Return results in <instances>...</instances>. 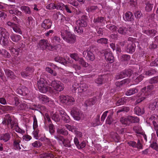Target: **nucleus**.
<instances>
[{
    "label": "nucleus",
    "mask_w": 158,
    "mask_h": 158,
    "mask_svg": "<svg viewBox=\"0 0 158 158\" xmlns=\"http://www.w3.org/2000/svg\"><path fill=\"white\" fill-rule=\"evenodd\" d=\"M76 24L75 31L79 34H82L83 32L82 27H86L87 25L86 21L84 19L78 20L76 22Z\"/></svg>",
    "instance_id": "obj_1"
},
{
    "label": "nucleus",
    "mask_w": 158,
    "mask_h": 158,
    "mask_svg": "<svg viewBox=\"0 0 158 158\" xmlns=\"http://www.w3.org/2000/svg\"><path fill=\"white\" fill-rule=\"evenodd\" d=\"M15 122L13 120L12 116L9 114L6 115L4 118L2 123L10 126L11 129L13 128Z\"/></svg>",
    "instance_id": "obj_2"
},
{
    "label": "nucleus",
    "mask_w": 158,
    "mask_h": 158,
    "mask_svg": "<svg viewBox=\"0 0 158 158\" xmlns=\"http://www.w3.org/2000/svg\"><path fill=\"white\" fill-rule=\"evenodd\" d=\"M51 86L54 89L57 91L60 92L64 88V85L60 81L55 80L52 81L51 84Z\"/></svg>",
    "instance_id": "obj_3"
},
{
    "label": "nucleus",
    "mask_w": 158,
    "mask_h": 158,
    "mask_svg": "<svg viewBox=\"0 0 158 158\" xmlns=\"http://www.w3.org/2000/svg\"><path fill=\"white\" fill-rule=\"evenodd\" d=\"M46 81L43 78H40L38 81L37 85L40 91L42 93H45L47 91L48 88L45 85Z\"/></svg>",
    "instance_id": "obj_4"
},
{
    "label": "nucleus",
    "mask_w": 158,
    "mask_h": 158,
    "mask_svg": "<svg viewBox=\"0 0 158 158\" xmlns=\"http://www.w3.org/2000/svg\"><path fill=\"white\" fill-rule=\"evenodd\" d=\"M105 19L104 17H98L94 19V25L95 27L103 26L105 24Z\"/></svg>",
    "instance_id": "obj_5"
},
{
    "label": "nucleus",
    "mask_w": 158,
    "mask_h": 158,
    "mask_svg": "<svg viewBox=\"0 0 158 158\" xmlns=\"http://www.w3.org/2000/svg\"><path fill=\"white\" fill-rule=\"evenodd\" d=\"M83 56L87 60L93 61L95 59L94 54L89 50H87L83 52Z\"/></svg>",
    "instance_id": "obj_6"
},
{
    "label": "nucleus",
    "mask_w": 158,
    "mask_h": 158,
    "mask_svg": "<svg viewBox=\"0 0 158 158\" xmlns=\"http://www.w3.org/2000/svg\"><path fill=\"white\" fill-rule=\"evenodd\" d=\"M71 114L74 118L77 120H79L82 116V114L78 109L73 108L71 111Z\"/></svg>",
    "instance_id": "obj_7"
},
{
    "label": "nucleus",
    "mask_w": 158,
    "mask_h": 158,
    "mask_svg": "<svg viewBox=\"0 0 158 158\" xmlns=\"http://www.w3.org/2000/svg\"><path fill=\"white\" fill-rule=\"evenodd\" d=\"M51 39L52 42L54 47H60L62 46L63 44L60 41L61 40L60 37L56 35L53 36L52 37Z\"/></svg>",
    "instance_id": "obj_8"
},
{
    "label": "nucleus",
    "mask_w": 158,
    "mask_h": 158,
    "mask_svg": "<svg viewBox=\"0 0 158 158\" xmlns=\"http://www.w3.org/2000/svg\"><path fill=\"white\" fill-rule=\"evenodd\" d=\"M14 147L17 150H20L21 148L20 146V143L21 142L20 138L16 134L15 135L13 138Z\"/></svg>",
    "instance_id": "obj_9"
},
{
    "label": "nucleus",
    "mask_w": 158,
    "mask_h": 158,
    "mask_svg": "<svg viewBox=\"0 0 158 158\" xmlns=\"http://www.w3.org/2000/svg\"><path fill=\"white\" fill-rule=\"evenodd\" d=\"M10 43L12 44H13V43L11 42H9L8 38L4 37L0 38V44L3 48H6L9 47Z\"/></svg>",
    "instance_id": "obj_10"
},
{
    "label": "nucleus",
    "mask_w": 158,
    "mask_h": 158,
    "mask_svg": "<svg viewBox=\"0 0 158 158\" xmlns=\"http://www.w3.org/2000/svg\"><path fill=\"white\" fill-rule=\"evenodd\" d=\"M52 22L49 19H45L41 24V27L45 30L50 28L52 25Z\"/></svg>",
    "instance_id": "obj_11"
},
{
    "label": "nucleus",
    "mask_w": 158,
    "mask_h": 158,
    "mask_svg": "<svg viewBox=\"0 0 158 158\" xmlns=\"http://www.w3.org/2000/svg\"><path fill=\"white\" fill-rule=\"evenodd\" d=\"M76 40V38L75 35L69 32L67 33L65 39L64 40L68 43L72 44L75 42Z\"/></svg>",
    "instance_id": "obj_12"
},
{
    "label": "nucleus",
    "mask_w": 158,
    "mask_h": 158,
    "mask_svg": "<svg viewBox=\"0 0 158 158\" xmlns=\"http://www.w3.org/2000/svg\"><path fill=\"white\" fill-rule=\"evenodd\" d=\"M34 71V69L31 67H27L25 70L21 73V75L23 77H25L30 75Z\"/></svg>",
    "instance_id": "obj_13"
},
{
    "label": "nucleus",
    "mask_w": 158,
    "mask_h": 158,
    "mask_svg": "<svg viewBox=\"0 0 158 158\" xmlns=\"http://www.w3.org/2000/svg\"><path fill=\"white\" fill-rule=\"evenodd\" d=\"M153 86L152 85H150L147 86V88L146 87H144L142 90L143 96L144 95L145 96H147L150 94V90L153 88Z\"/></svg>",
    "instance_id": "obj_14"
},
{
    "label": "nucleus",
    "mask_w": 158,
    "mask_h": 158,
    "mask_svg": "<svg viewBox=\"0 0 158 158\" xmlns=\"http://www.w3.org/2000/svg\"><path fill=\"white\" fill-rule=\"evenodd\" d=\"M49 45V44L48 43V41L47 40H41L38 44V45L40 48L43 50L46 49Z\"/></svg>",
    "instance_id": "obj_15"
},
{
    "label": "nucleus",
    "mask_w": 158,
    "mask_h": 158,
    "mask_svg": "<svg viewBox=\"0 0 158 158\" xmlns=\"http://www.w3.org/2000/svg\"><path fill=\"white\" fill-rule=\"evenodd\" d=\"M123 18L125 21H132L134 20V16L131 12L126 13L123 15Z\"/></svg>",
    "instance_id": "obj_16"
},
{
    "label": "nucleus",
    "mask_w": 158,
    "mask_h": 158,
    "mask_svg": "<svg viewBox=\"0 0 158 158\" xmlns=\"http://www.w3.org/2000/svg\"><path fill=\"white\" fill-rule=\"evenodd\" d=\"M17 92L18 94L23 96L26 95L28 93V89L25 86H23L18 89Z\"/></svg>",
    "instance_id": "obj_17"
},
{
    "label": "nucleus",
    "mask_w": 158,
    "mask_h": 158,
    "mask_svg": "<svg viewBox=\"0 0 158 158\" xmlns=\"http://www.w3.org/2000/svg\"><path fill=\"white\" fill-rule=\"evenodd\" d=\"M105 60L111 63L114 62V57L110 52H106L105 54Z\"/></svg>",
    "instance_id": "obj_18"
},
{
    "label": "nucleus",
    "mask_w": 158,
    "mask_h": 158,
    "mask_svg": "<svg viewBox=\"0 0 158 158\" xmlns=\"http://www.w3.org/2000/svg\"><path fill=\"white\" fill-rule=\"evenodd\" d=\"M38 98L40 101L43 103H46L49 102L50 99L46 95L40 94L39 95Z\"/></svg>",
    "instance_id": "obj_19"
},
{
    "label": "nucleus",
    "mask_w": 158,
    "mask_h": 158,
    "mask_svg": "<svg viewBox=\"0 0 158 158\" xmlns=\"http://www.w3.org/2000/svg\"><path fill=\"white\" fill-rule=\"evenodd\" d=\"M134 113L137 115L140 116L144 113L145 111L143 108H140L139 106H136L134 109Z\"/></svg>",
    "instance_id": "obj_20"
},
{
    "label": "nucleus",
    "mask_w": 158,
    "mask_h": 158,
    "mask_svg": "<svg viewBox=\"0 0 158 158\" xmlns=\"http://www.w3.org/2000/svg\"><path fill=\"white\" fill-rule=\"evenodd\" d=\"M0 34L1 36V37L8 38L9 36V33L4 28L0 27Z\"/></svg>",
    "instance_id": "obj_21"
},
{
    "label": "nucleus",
    "mask_w": 158,
    "mask_h": 158,
    "mask_svg": "<svg viewBox=\"0 0 158 158\" xmlns=\"http://www.w3.org/2000/svg\"><path fill=\"white\" fill-rule=\"evenodd\" d=\"M10 138V134L9 133H6L2 134L0 138V139L3 140L4 142H6L9 140Z\"/></svg>",
    "instance_id": "obj_22"
},
{
    "label": "nucleus",
    "mask_w": 158,
    "mask_h": 158,
    "mask_svg": "<svg viewBox=\"0 0 158 158\" xmlns=\"http://www.w3.org/2000/svg\"><path fill=\"white\" fill-rule=\"evenodd\" d=\"M5 74L8 77H9L12 79H14L16 77L14 73L10 70L8 69L5 70Z\"/></svg>",
    "instance_id": "obj_23"
},
{
    "label": "nucleus",
    "mask_w": 158,
    "mask_h": 158,
    "mask_svg": "<svg viewBox=\"0 0 158 158\" xmlns=\"http://www.w3.org/2000/svg\"><path fill=\"white\" fill-rule=\"evenodd\" d=\"M117 31L120 34L123 35H125L127 33L128 28L124 26L118 27V28Z\"/></svg>",
    "instance_id": "obj_24"
},
{
    "label": "nucleus",
    "mask_w": 158,
    "mask_h": 158,
    "mask_svg": "<svg viewBox=\"0 0 158 158\" xmlns=\"http://www.w3.org/2000/svg\"><path fill=\"white\" fill-rule=\"evenodd\" d=\"M135 44L132 43L131 44H129L128 45L127 48L126 49V51L128 53H132L135 50Z\"/></svg>",
    "instance_id": "obj_25"
},
{
    "label": "nucleus",
    "mask_w": 158,
    "mask_h": 158,
    "mask_svg": "<svg viewBox=\"0 0 158 158\" xmlns=\"http://www.w3.org/2000/svg\"><path fill=\"white\" fill-rule=\"evenodd\" d=\"M88 86L87 84L85 83L81 84L78 89V93H81L85 92L87 89Z\"/></svg>",
    "instance_id": "obj_26"
},
{
    "label": "nucleus",
    "mask_w": 158,
    "mask_h": 158,
    "mask_svg": "<svg viewBox=\"0 0 158 158\" xmlns=\"http://www.w3.org/2000/svg\"><path fill=\"white\" fill-rule=\"evenodd\" d=\"M26 24L27 26L31 28H32L34 27L35 21L33 20L32 17H28Z\"/></svg>",
    "instance_id": "obj_27"
},
{
    "label": "nucleus",
    "mask_w": 158,
    "mask_h": 158,
    "mask_svg": "<svg viewBox=\"0 0 158 158\" xmlns=\"http://www.w3.org/2000/svg\"><path fill=\"white\" fill-rule=\"evenodd\" d=\"M145 10L147 11H151L153 6V2L152 1L148 2L146 4Z\"/></svg>",
    "instance_id": "obj_28"
},
{
    "label": "nucleus",
    "mask_w": 158,
    "mask_h": 158,
    "mask_svg": "<svg viewBox=\"0 0 158 158\" xmlns=\"http://www.w3.org/2000/svg\"><path fill=\"white\" fill-rule=\"evenodd\" d=\"M144 33L151 36H154L157 33V31L154 30H143V31Z\"/></svg>",
    "instance_id": "obj_29"
},
{
    "label": "nucleus",
    "mask_w": 158,
    "mask_h": 158,
    "mask_svg": "<svg viewBox=\"0 0 158 158\" xmlns=\"http://www.w3.org/2000/svg\"><path fill=\"white\" fill-rule=\"evenodd\" d=\"M75 100L73 97L67 96L66 104L67 105H72L75 103Z\"/></svg>",
    "instance_id": "obj_30"
},
{
    "label": "nucleus",
    "mask_w": 158,
    "mask_h": 158,
    "mask_svg": "<svg viewBox=\"0 0 158 158\" xmlns=\"http://www.w3.org/2000/svg\"><path fill=\"white\" fill-rule=\"evenodd\" d=\"M120 122L122 124L125 126L130 125L128 116L127 117H121L120 119Z\"/></svg>",
    "instance_id": "obj_31"
},
{
    "label": "nucleus",
    "mask_w": 158,
    "mask_h": 158,
    "mask_svg": "<svg viewBox=\"0 0 158 158\" xmlns=\"http://www.w3.org/2000/svg\"><path fill=\"white\" fill-rule=\"evenodd\" d=\"M138 91L137 87L133 88L126 92V94L127 96L131 95L138 92Z\"/></svg>",
    "instance_id": "obj_32"
},
{
    "label": "nucleus",
    "mask_w": 158,
    "mask_h": 158,
    "mask_svg": "<svg viewBox=\"0 0 158 158\" xmlns=\"http://www.w3.org/2000/svg\"><path fill=\"white\" fill-rule=\"evenodd\" d=\"M0 54H1L2 56L5 58H9L11 56L10 54L5 49L1 50Z\"/></svg>",
    "instance_id": "obj_33"
},
{
    "label": "nucleus",
    "mask_w": 158,
    "mask_h": 158,
    "mask_svg": "<svg viewBox=\"0 0 158 158\" xmlns=\"http://www.w3.org/2000/svg\"><path fill=\"white\" fill-rule=\"evenodd\" d=\"M130 125L132 123H137L139 122V119L137 117L129 116Z\"/></svg>",
    "instance_id": "obj_34"
},
{
    "label": "nucleus",
    "mask_w": 158,
    "mask_h": 158,
    "mask_svg": "<svg viewBox=\"0 0 158 158\" xmlns=\"http://www.w3.org/2000/svg\"><path fill=\"white\" fill-rule=\"evenodd\" d=\"M20 8L21 10L22 11H24L26 14H31V13L30 8L27 6H21Z\"/></svg>",
    "instance_id": "obj_35"
},
{
    "label": "nucleus",
    "mask_w": 158,
    "mask_h": 158,
    "mask_svg": "<svg viewBox=\"0 0 158 158\" xmlns=\"http://www.w3.org/2000/svg\"><path fill=\"white\" fill-rule=\"evenodd\" d=\"M127 100V97L122 98L118 100L116 103L117 106H119L121 105H123L126 103Z\"/></svg>",
    "instance_id": "obj_36"
},
{
    "label": "nucleus",
    "mask_w": 158,
    "mask_h": 158,
    "mask_svg": "<svg viewBox=\"0 0 158 158\" xmlns=\"http://www.w3.org/2000/svg\"><path fill=\"white\" fill-rule=\"evenodd\" d=\"M51 117L53 120H54L56 122H58L60 120V118L59 114L56 113H51Z\"/></svg>",
    "instance_id": "obj_37"
},
{
    "label": "nucleus",
    "mask_w": 158,
    "mask_h": 158,
    "mask_svg": "<svg viewBox=\"0 0 158 158\" xmlns=\"http://www.w3.org/2000/svg\"><path fill=\"white\" fill-rule=\"evenodd\" d=\"M113 113H110L108 116L106 121V124L109 125L111 124L114 120L113 118Z\"/></svg>",
    "instance_id": "obj_38"
},
{
    "label": "nucleus",
    "mask_w": 158,
    "mask_h": 158,
    "mask_svg": "<svg viewBox=\"0 0 158 158\" xmlns=\"http://www.w3.org/2000/svg\"><path fill=\"white\" fill-rule=\"evenodd\" d=\"M130 110L129 107L126 106H123L120 108L119 110L117 111V114H119L120 112H127Z\"/></svg>",
    "instance_id": "obj_39"
},
{
    "label": "nucleus",
    "mask_w": 158,
    "mask_h": 158,
    "mask_svg": "<svg viewBox=\"0 0 158 158\" xmlns=\"http://www.w3.org/2000/svg\"><path fill=\"white\" fill-rule=\"evenodd\" d=\"M1 109L3 111H9L13 110H14V107L8 106H1Z\"/></svg>",
    "instance_id": "obj_40"
},
{
    "label": "nucleus",
    "mask_w": 158,
    "mask_h": 158,
    "mask_svg": "<svg viewBox=\"0 0 158 158\" xmlns=\"http://www.w3.org/2000/svg\"><path fill=\"white\" fill-rule=\"evenodd\" d=\"M10 38L14 42H18L21 39V36L19 35L13 34L10 36Z\"/></svg>",
    "instance_id": "obj_41"
},
{
    "label": "nucleus",
    "mask_w": 158,
    "mask_h": 158,
    "mask_svg": "<svg viewBox=\"0 0 158 158\" xmlns=\"http://www.w3.org/2000/svg\"><path fill=\"white\" fill-rule=\"evenodd\" d=\"M57 132L59 135H67L68 134V131L64 128L61 129H58Z\"/></svg>",
    "instance_id": "obj_42"
},
{
    "label": "nucleus",
    "mask_w": 158,
    "mask_h": 158,
    "mask_svg": "<svg viewBox=\"0 0 158 158\" xmlns=\"http://www.w3.org/2000/svg\"><path fill=\"white\" fill-rule=\"evenodd\" d=\"M133 130L136 133L138 134H142L143 132L141 127L139 126L134 127H133Z\"/></svg>",
    "instance_id": "obj_43"
},
{
    "label": "nucleus",
    "mask_w": 158,
    "mask_h": 158,
    "mask_svg": "<svg viewBox=\"0 0 158 158\" xmlns=\"http://www.w3.org/2000/svg\"><path fill=\"white\" fill-rule=\"evenodd\" d=\"M110 137L115 142H118L119 139L118 135L115 132H112L110 134Z\"/></svg>",
    "instance_id": "obj_44"
},
{
    "label": "nucleus",
    "mask_w": 158,
    "mask_h": 158,
    "mask_svg": "<svg viewBox=\"0 0 158 158\" xmlns=\"http://www.w3.org/2000/svg\"><path fill=\"white\" fill-rule=\"evenodd\" d=\"M55 61L59 62L64 65L66 63V60L64 59L60 56H58L56 57L55 58Z\"/></svg>",
    "instance_id": "obj_45"
},
{
    "label": "nucleus",
    "mask_w": 158,
    "mask_h": 158,
    "mask_svg": "<svg viewBox=\"0 0 158 158\" xmlns=\"http://www.w3.org/2000/svg\"><path fill=\"white\" fill-rule=\"evenodd\" d=\"M95 101L93 98H90L87 100L85 102L86 106H91L94 104Z\"/></svg>",
    "instance_id": "obj_46"
},
{
    "label": "nucleus",
    "mask_w": 158,
    "mask_h": 158,
    "mask_svg": "<svg viewBox=\"0 0 158 158\" xmlns=\"http://www.w3.org/2000/svg\"><path fill=\"white\" fill-rule=\"evenodd\" d=\"M65 6V5L62 3H57L55 4V7H56V9L57 10H63L64 9Z\"/></svg>",
    "instance_id": "obj_47"
},
{
    "label": "nucleus",
    "mask_w": 158,
    "mask_h": 158,
    "mask_svg": "<svg viewBox=\"0 0 158 158\" xmlns=\"http://www.w3.org/2000/svg\"><path fill=\"white\" fill-rule=\"evenodd\" d=\"M130 55L127 54L123 55L121 56V60L122 61H127L130 59Z\"/></svg>",
    "instance_id": "obj_48"
},
{
    "label": "nucleus",
    "mask_w": 158,
    "mask_h": 158,
    "mask_svg": "<svg viewBox=\"0 0 158 158\" xmlns=\"http://www.w3.org/2000/svg\"><path fill=\"white\" fill-rule=\"evenodd\" d=\"M54 137L57 140L58 142L60 144L62 145V144L63 143V142L64 141V139L62 136L60 135H55Z\"/></svg>",
    "instance_id": "obj_49"
},
{
    "label": "nucleus",
    "mask_w": 158,
    "mask_h": 158,
    "mask_svg": "<svg viewBox=\"0 0 158 158\" xmlns=\"http://www.w3.org/2000/svg\"><path fill=\"white\" fill-rule=\"evenodd\" d=\"M78 61L79 63L81 64L84 67H87L89 65L88 63L86 62L82 58H79Z\"/></svg>",
    "instance_id": "obj_50"
},
{
    "label": "nucleus",
    "mask_w": 158,
    "mask_h": 158,
    "mask_svg": "<svg viewBox=\"0 0 158 158\" xmlns=\"http://www.w3.org/2000/svg\"><path fill=\"white\" fill-rule=\"evenodd\" d=\"M14 129L16 131L19 133H23L24 131L21 129L19 127L16 123H15L14 127L13 129Z\"/></svg>",
    "instance_id": "obj_51"
},
{
    "label": "nucleus",
    "mask_w": 158,
    "mask_h": 158,
    "mask_svg": "<svg viewBox=\"0 0 158 158\" xmlns=\"http://www.w3.org/2000/svg\"><path fill=\"white\" fill-rule=\"evenodd\" d=\"M11 52L13 56H16L19 55V49H16L15 48H12L11 49Z\"/></svg>",
    "instance_id": "obj_52"
},
{
    "label": "nucleus",
    "mask_w": 158,
    "mask_h": 158,
    "mask_svg": "<svg viewBox=\"0 0 158 158\" xmlns=\"http://www.w3.org/2000/svg\"><path fill=\"white\" fill-rule=\"evenodd\" d=\"M106 27L112 31H116L117 29V27L115 25L111 24L107 25L106 26Z\"/></svg>",
    "instance_id": "obj_53"
},
{
    "label": "nucleus",
    "mask_w": 158,
    "mask_h": 158,
    "mask_svg": "<svg viewBox=\"0 0 158 158\" xmlns=\"http://www.w3.org/2000/svg\"><path fill=\"white\" fill-rule=\"evenodd\" d=\"M156 73V71L154 69H153L145 71V74L147 76H150L155 74Z\"/></svg>",
    "instance_id": "obj_54"
},
{
    "label": "nucleus",
    "mask_w": 158,
    "mask_h": 158,
    "mask_svg": "<svg viewBox=\"0 0 158 158\" xmlns=\"http://www.w3.org/2000/svg\"><path fill=\"white\" fill-rule=\"evenodd\" d=\"M13 29L14 31L15 32L18 33L20 34H22V32L19 26L18 25L16 24Z\"/></svg>",
    "instance_id": "obj_55"
},
{
    "label": "nucleus",
    "mask_w": 158,
    "mask_h": 158,
    "mask_svg": "<svg viewBox=\"0 0 158 158\" xmlns=\"http://www.w3.org/2000/svg\"><path fill=\"white\" fill-rule=\"evenodd\" d=\"M49 132L51 135L53 134L55 132V127L52 123H49L48 126Z\"/></svg>",
    "instance_id": "obj_56"
},
{
    "label": "nucleus",
    "mask_w": 158,
    "mask_h": 158,
    "mask_svg": "<svg viewBox=\"0 0 158 158\" xmlns=\"http://www.w3.org/2000/svg\"><path fill=\"white\" fill-rule=\"evenodd\" d=\"M64 146L66 147H70L71 146L70 141L67 139H64L63 142Z\"/></svg>",
    "instance_id": "obj_57"
},
{
    "label": "nucleus",
    "mask_w": 158,
    "mask_h": 158,
    "mask_svg": "<svg viewBox=\"0 0 158 158\" xmlns=\"http://www.w3.org/2000/svg\"><path fill=\"white\" fill-rule=\"evenodd\" d=\"M67 98V96H65L64 95H61L59 97V101L62 103H64L66 104Z\"/></svg>",
    "instance_id": "obj_58"
},
{
    "label": "nucleus",
    "mask_w": 158,
    "mask_h": 158,
    "mask_svg": "<svg viewBox=\"0 0 158 158\" xmlns=\"http://www.w3.org/2000/svg\"><path fill=\"white\" fill-rule=\"evenodd\" d=\"M72 66L73 68L75 69L76 72L78 74L81 73L80 69H81V67L80 66L75 64H73Z\"/></svg>",
    "instance_id": "obj_59"
},
{
    "label": "nucleus",
    "mask_w": 158,
    "mask_h": 158,
    "mask_svg": "<svg viewBox=\"0 0 158 158\" xmlns=\"http://www.w3.org/2000/svg\"><path fill=\"white\" fill-rule=\"evenodd\" d=\"M31 145L34 147L39 148L42 146V143L39 140H37L31 143Z\"/></svg>",
    "instance_id": "obj_60"
},
{
    "label": "nucleus",
    "mask_w": 158,
    "mask_h": 158,
    "mask_svg": "<svg viewBox=\"0 0 158 158\" xmlns=\"http://www.w3.org/2000/svg\"><path fill=\"white\" fill-rule=\"evenodd\" d=\"M64 16L63 15L61 14L60 12H57L55 14H54L53 15V17L54 19H62L63 17Z\"/></svg>",
    "instance_id": "obj_61"
},
{
    "label": "nucleus",
    "mask_w": 158,
    "mask_h": 158,
    "mask_svg": "<svg viewBox=\"0 0 158 158\" xmlns=\"http://www.w3.org/2000/svg\"><path fill=\"white\" fill-rule=\"evenodd\" d=\"M124 73H125L124 70L121 72L120 73L118 74L116 76V79L118 80L120 79H121L125 77L126 76Z\"/></svg>",
    "instance_id": "obj_62"
},
{
    "label": "nucleus",
    "mask_w": 158,
    "mask_h": 158,
    "mask_svg": "<svg viewBox=\"0 0 158 158\" xmlns=\"http://www.w3.org/2000/svg\"><path fill=\"white\" fill-rule=\"evenodd\" d=\"M125 74L126 77H130L131 74L133 73L131 69H128L127 70H124Z\"/></svg>",
    "instance_id": "obj_63"
},
{
    "label": "nucleus",
    "mask_w": 158,
    "mask_h": 158,
    "mask_svg": "<svg viewBox=\"0 0 158 158\" xmlns=\"http://www.w3.org/2000/svg\"><path fill=\"white\" fill-rule=\"evenodd\" d=\"M98 9V6H89L86 9L87 11L89 12H93Z\"/></svg>",
    "instance_id": "obj_64"
}]
</instances>
